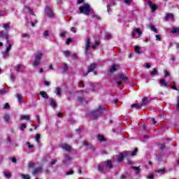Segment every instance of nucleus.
<instances>
[{"mask_svg": "<svg viewBox=\"0 0 179 179\" xmlns=\"http://www.w3.org/2000/svg\"><path fill=\"white\" fill-rule=\"evenodd\" d=\"M97 168L100 173H107L113 169V161L107 160L103 162L97 166Z\"/></svg>", "mask_w": 179, "mask_h": 179, "instance_id": "obj_1", "label": "nucleus"}, {"mask_svg": "<svg viewBox=\"0 0 179 179\" xmlns=\"http://www.w3.org/2000/svg\"><path fill=\"white\" fill-rule=\"evenodd\" d=\"M100 45V42L99 41H95L94 44H92V41L90 38H87L85 42V55H89V51L91 48L95 50L96 47Z\"/></svg>", "mask_w": 179, "mask_h": 179, "instance_id": "obj_2", "label": "nucleus"}, {"mask_svg": "<svg viewBox=\"0 0 179 179\" xmlns=\"http://www.w3.org/2000/svg\"><path fill=\"white\" fill-rule=\"evenodd\" d=\"M104 111H106V108L104 106H101L97 109L92 110L89 115L90 118H92V120H97L99 117H101L103 115Z\"/></svg>", "mask_w": 179, "mask_h": 179, "instance_id": "obj_3", "label": "nucleus"}, {"mask_svg": "<svg viewBox=\"0 0 179 179\" xmlns=\"http://www.w3.org/2000/svg\"><path fill=\"white\" fill-rule=\"evenodd\" d=\"M78 10L80 13L85 16H89L91 13H93V10H92L89 3H84L83 6L79 7Z\"/></svg>", "mask_w": 179, "mask_h": 179, "instance_id": "obj_4", "label": "nucleus"}, {"mask_svg": "<svg viewBox=\"0 0 179 179\" xmlns=\"http://www.w3.org/2000/svg\"><path fill=\"white\" fill-rule=\"evenodd\" d=\"M43 57H44V53H43L41 51H38L35 53L34 60L32 63V66H34V68H36V66L40 65L41 60L43 59Z\"/></svg>", "mask_w": 179, "mask_h": 179, "instance_id": "obj_5", "label": "nucleus"}, {"mask_svg": "<svg viewBox=\"0 0 179 179\" xmlns=\"http://www.w3.org/2000/svg\"><path fill=\"white\" fill-rule=\"evenodd\" d=\"M71 162H72V158L71 157V156H69V155L68 154L64 155V158L63 159L64 166H69Z\"/></svg>", "mask_w": 179, "mask_h": 179, "instance_id": "obj_6", "label": "nucleus"}, {"mask_svg": "<svg viewBox=\"0 0 179 179\" xmlns=\"http://www.w3.org/2000/svg\"><path fill=\"white\" fill-rule=\"evenodd\" d=\"M141 36H142V31H141L139 28H136L133 30L132 37L134 38L141 37Z\"/></svg>", "mask_w": 179, "mask_h": 179, "instance_id": "obj_7", "label": "nucleus"}, {"mask_svg": "<svg viewBox=\"0 0 179 179\" xmlns=\"http://www.w3.org/2000/svg\"><path fill=\"white\" fill-rule=\"evenodd\" d=\"M96 67H97L96 64H91L88 67V71L85 73H84L83 76H87V75H89V73H90V72H93L94 71V69H96Z\"/></svg>", "mask_w": 179, "mask_h": 179, "instance_id": "obj_8", "label": "nucleus"}, {"mask_svg": "<svg viewBox=\"0 0 179 179\" xmlns=\"http://www.w3.org/2000/svg\"><path fill=\"white\" fill-rule=\"evenodd\" d=\"M12 49V44H10L9 46H8L5 51L2 52L1 54L3 55V58H8L9 57V51Z\"/></svg>", "mask_w": 179, "mask_h": 179, "instance_id": "obj_9", "label": "nucleus"}, {"mask_svg": "<svg viewBox=\"0 0 179 179\" xmlns=\"http://www.w3.org/2000/svg\"><path fill=\"white\" fill-rule=\"evenodd\" d=\"M45 11L46 16H48V17H52L54 16V13L51 10V6L45 7Z\"/></svg>", "mask_w": 179, "mask_h": 179, "instance_id": "obj_10", "label": "nucleus"}, {"mask_svg": "<svg viewBox=\"0 0 179 179\" xmlns=\"http://www.w3.org/2000/svg\"><path fill=\"white\" fill-rule=\"evenodd\" d=\"M124 157H125L124 154L120 153V154H119L117 155L114 156L113 157V159L114 160L115 159H116L117 163H122V160H124Z\"/></svg>", "mask_w": 179, "mask_h": 179, "instance_id": "obj_11", "label": "nucleus"}, {"mask_svg": "<svg viewBox=\"0 0 179 179\" xmlns=\"http://www.w3.org/2000/svg\"><path fill=\"white\" fill-rule=\"evenodd\" d=\"M118 69H120V66L118 64H113L109 69L108 75H110V73H113V72H116V71H118Z\"/></svg>", "mask_w": 179, "mask_h": 179, "instance_id": "obj_12", "label": "nucleus"}, {"mask_svg": "<svg viewBox=\"0 0 179 179\" xmlns=\"http://www.w3.org/2000/svg\"><path fill=\"white\" fill-rule=\"evenodd\" d=\"M114 5H115V0H109V2L107 4V10L108 13L111 12V6H114Z\"/></svg>", "mask_w": 179, "mask_h": 179, "instance_id": "obj_13", "label": "nucleus"}, {"mask_svg": "<svg viewBox=\"0 0 179 179\" xmlns=\"http://www.w3.org/2000/svg\"><path fill=\"white\" fill-rule=\"evenodd\" d=\"M159 85L161 87H169L171 84L170 83H166V80L164 79H161L159 80Z\"/></svg>", "mask_w": 179, "mask_h": 179, "instance_id": "obj_14", "label": "nucleus"}, {"mask_svg": "<svg viewBox=\"0 0 179 179\" xmlns=\"http://www.w3.org/2000/svg\"><path fill=\"white\" fill-rule=\"evenodd\" d=\"M0 37L1 38H5L6 40H8L9 38V32L5 31H0Z\"/></svg>", "mask_w": 179, "mask_h": 179, "instance_id": "obj_15", "label": "nucleus"}, {"mask_svg": "<svg viewBox=\"0 0 179 179\" xmlns=\"http://www.w3.org/2000/svg\"><path fill=\"white\" fill-rule=\"evenodd\" d=\"M136 153H138V149L136 148L131 153L129 151L126 152L124 157H131V156H134V155H136Z\"/></svg>", "mask_w": 179, "mask_h": 179, "instance_id": "obj_16", "label": "nucleus"}, {"mask_svg": "<svg viewBox=\"0 0 179 179\" xmlns=\"http://www.w3.org/2000/svg\"><path fill=\"white\" fill-rule=\"evenodd\" d=\"M15 97L17 98L18 103L20 104H23V103H24V101H23V97L22 95H20V94H16Z\"/></svg>", "mask_w": 179, "mask_h": 179, "instance_id": "obj_17", "label": "nucleus"}, {"mask_svg": "<svg viewBox=\"0 0 179 179\" xmlns=\"http://www.w3.org/2000/svg\"><path fill=\"white\" fill-rule=\"evenodd\" d=\"M2 27L5 31L9 32V30H10V24L8 23L3 24Z\"/></svg>", "mask_w": 179, "mask_h": 179, "instance_id": "obj_18", "label": "nucleus"}, {"mask_svg": "<svg viewBox=\"0 0 179 179\" xmlns=\"http://www.w3.org/2000/svg\"><path fill=\"white\" fill-rule=\"evenodd\" d=\"M62 149L66 152H71V146L66 143L62 145Z\"/></svg>", "mask_w": 179, "mask_h": 179, "instance_id": "obj_19", "label": "nucleus"}, {"mask_svg": "<svg viewBox=\"0 0 179 179\" xmlns=\"http://www.w3.org/2000/svg\"><path fill=\"white\" fill-rule=\"evenodd\" d=\"M165 19L166 20H174V15L173 13H166Z\"/></svg>", "mask_w": 179, "mask_h": 179, "instance_id": "obj_20", "label": "nucleus"}, {"mask_svg": "<svg viewBox=\"0 0 179 179\" xmlns=\"http://www.w3.org/2000/svg\"><path fill=\"white\" fill-rule=\"evenodd\" d=\"M148 6L152 9V12H155L157 9V6L156 4L152 3L150 1H148Z\"/></svg>", "mask_w": 179, "mask_h": 179, "instance_id": "obj_21", "label": "nucleus"}, {"mask_svg": "<svg viewBox=\"0 0 179 179\" xmlns=\"http://www.w3.org/2000/svg\"><path fill=\"white\" fill-rule=\"evenodd\" d=\"M39 94H40L43 99H48L50 98V96H48V94H47L46 92L41 91V92H39Z\"/></svg>", "mask_w": 179, "mask_h": 179, "instance_id": "obj_22", "label": "nucleus"}, {"mask_svg": "<svg viewBox=\"0 0 179 179\" xmlns=\"http://www.w3.org/2000/svg\"><path fill=\"white\" fill-rule=\"evenodd\" d=\"M50 106L52 108H55L57 107V101L55 99H51L50 101Z\"/></svg>", "mask_w": 179, "mask_h": 179, "instance_id": "obj_23", "label": "nucleus"}, {"mask_svg": "<svg viewBox=\"0 0 179 179\" xmlns=\"http://www.w3.org/2000/svg\"><path fill=\"white\" fill-rule=\"evenodd\" d=\"M157 73H159V71H157V68H154L152 71L150 72V75H151V76H156Z\"/></svg>", "mask_w": 179, "mask_h": 179, "instance_id": "obj_24", "label": "nucleus"}, {"mask_svg": "<svg viewBox=\"0 0 179 179\" xmlns=\"http://www.w3.org/2000/svg\"><path fill=\"white\" fill-rule=\"evenodd\" d=\"M41 173V168H36L32 172L33 176H37V174Z\"/></svg>", "mask_w": 179, "mask_h": 179, "instance_id": "obj_25", "label": "nucleus"}, {"mask_svg": "<svg viewBox=\"0 0 179 179\" xmlns=\"http://www.w3.org/2000/svg\"><path fill=\"white\" fill-rule=\"evenodd\" d=\"M149 104V100H148V97H145L142 99L141 106H148Z\"/></svg>", "mask_w": 179, "mask_h": 179, "instance_id": "obj_26", "label": "nucleus"}, {"mask_svg": "<svg viewBox=\"0 0 179 179\" xmlns=\"http://www.w3.org/2000/svg\"><path fill=\"white\" fill-rule=\"evenodd\" d=\"M20 120L23 121V120H25V121H30V116L26 115H22L20 117Z\"/></svg>", "mask_w": 179, "mask_h": 179, "instance_id": "obj_27", "label": "nucleus"}, {"mask_svg": "<svg viewBox=\"0 0 179 179\" xmlns=\"http://www.w3.org/2000/svg\"><path fill=\"white\" fill-rule=\"evenodd\" d=\"M119 79H120V80H124V82L128 80V78H127V76L123 73L119 74Z\"/></svg>", "mask_w": 179, "mask_h": 179, "instance_id": "obj_28", "label": "nucleus"}, {"mask_svg": "<svg viewBox=\"0 0 179 179\" xmlns=\"http://www.w3.org/2000/svg\"><path fill=\"white\" fill-rule=\"evenodd\" d=\"M66 34H68V31L62 29L60 30V37H66Z\"/></svg>", "mask_w": 179, "mask_h": 179, "instance_id": "obj_29", "label": "nucleus"}, {"mask_svg": "<svg viewBox=\"0 0 179 179\" xmlns=\"http://www.w3.org/2000/svg\"><path fill=\"white\" fill-rule=\"evenodd\" d=\"M134 51L135 52H136V54H138V55L142 54V52L141 51V48L139 46H135Z\"/></svg>", "mask_w": 179, "mask_h": 179, "instance_id": "obj_30", "label": "nucleus"}, {"mask_svg": "<svg viewBox=\"0 0 179 179\" xmlns=\"http://www.w3.org/2000/svg\"><path fill=\"white\" fill-rule=\"evenodd\" d=\"M148 29H150L151 31H155V33H157V29L152 24L148 25Z\"/></svg>", "mask_w": 179, "mask_h": 179, "instance_id": "obj_31", "label": "nucleus"}, {"mask_svg": "<svg viewBox=\"0 0 179 179\" xmlns=\"http://www.w3.org/2000/svg\"><path fill=\"white\" fill-rule=\"evenodd\" d=\"M97 139L99 142H104V141H106V138H104V136H101L100 134H99L97 136Z\"/></svg>", "mask_w": 179, "mask_h": 179, "instance_id": "obj_32", "label": "nucleus"}, {"mask_svg": "<svg viewBox=\"0 0 179 179\" xmlns=\"http://www.w3.org/2000/svg\"><path fill=\"white\" fill-rule=\"evenodd\" d=\"M90 16H91L92 17H94V19H96L97 20H100V19H101L100 16L96 15V14L94 13V10H93V13H91Z\"/></svg>", "mask_w": 179, "mask_h": 179, "instance_id": "obj_33", "label": "nucleus"}, {"mask_svg": "<svg viewBox=\"0 0 179 179\" xmlns=\"http://www.w3.org/2000/svg\"><path fill=\"white\" fill-rule=\"evenodd\" d=\"M171 33H173L174 34H179V29L177 27H174L171 30Z\"/></svg>", "mask_w": 179, "mask_h": 179, "instance_id": "obj_34", "label": "nucleus"}, {"mask_svg": "<svg viewBox=\"0 0 179 179\" xmlns=\"http://www.w3.org/2000/svg\"><path fill=\"white\" fill-rule=\"evenodd\" d=\"M3 176H4V177H6V178H8V179H9L12 177V175L10 174V172H4Z\"/></svg>", "mask_w": 179, "mask_h": 179, "instance_id": "obj_35", "label": "nucleus"}, {"mask_svg": "<svg viewBox=\"0 0 179 179\" xmlns=\"http://www.w3.org/2000/svg\"><path fill=\"white\" fill-rule=\"evenodd\" d=\"M8 92H9V90L3 89L0 90V94L1 95L6 94V93H8Z\"/></svg>", "mask_w": 179, "mask_h": 179, "instance_id": "obj_36", "label": "nucleus"}, {"mask_svg": "<svg viewBox=\"0 0 179 179\" xmlns=\"http://www.w3.org/2000/svg\"><path fill=\"white\" fill-rule=\"evenodd\" d=\"M69 69V66H68V64H66V63L63 64V71L64 72L68 71V69Z\"/></svg>", "mask_w": 179, "mask_h": 179, "instance_id": "obj_37", "label": "nucleus"}, {"mask_svg": "<svg viewBox=\"0 0 179 179\" xmlns=\"http://www.w3.org/2000/svg\"><path fill=\"white\" fill-rule=\"evenodd\" d=\"M56 96H61V89L59 87H57L55 90Z\"/></svg>", "mask_w": 179, "mask_h": 179, "instance_id": "obj_38", "label": "nucleus"}, {"mask_svg": "<svg viewBox=\"0 0 179 179\" xmlns=\"http://www.w3.org/2000/svg\"><path fill=\"white\" fill-rule=\"evenodd\" d=\"M63 54H64V57H69V55H71V52H69V50H64L63 52Z\"/></svg>", "mask_w": 179, "mask_h": 179, "instance_id": "obj_39", "label": "nucleus"}, {"mask_svg": "<svg viewBox=\"0 0 179 179\" xmlns=\"http://www.w3.org/2000/svg\"><path fill=\"white\" fill-rule=\"evenodd\" d=\"M131 108H141V105L138 103H134L131 106Z\"/></svg>", "mask_w": 179, "mask_h": 179, "instance_id": "obj_40", "label": "nucleus"}, {"mask_svg": "<svg viewBox=\"0 0 179 179\" xmlns=\"http://www.w3.org/2000/svg\"><path fill=\"white\" fill-rule=\"evenodd\" d=\"M26 128H27L26 124H21L20 127V131H24Z\"/></svg>", "mask_w": 179, "mask_h": 179, "instance_id": "obj_41", "label": "nucleus"}, {"mask_svg": "<svg viewBox=\"0 0 179 179\" xmlns=\"http://www.w3.org/2000/svg\"><path fill=\"white\" fill-rule=\"evenodd\" d=\"M94 89H96V85L94 83H90V90L92 92H94Z\"/></svg>", "mask_w": 179, "mask_h": 179, "instance_id": "obj_42", "label": "nucleus"}, {"mask_svg": "<svg viewBox=\"0 0 179 179\" xmlns=\"http://www.w3.org/2000/svg\"><path fill=\"white\" fill-rule=\"evenodd\" d=\"M150 122H151L152 124H154V125H156V120L155 119V117H151L149 119Z\"/></svg>", "mask_w": 179, "mask_h": 179, "instance_id": "obj_43", "label": "nucleus"}, {"mask_svg": "<svg viewBox=\"0 0 179 179\" xmlns=\"http://www.w3.org/2000/svg\"><path fill=\"white\" fill-rule=\"evenodd\" d=\"M22 178L23 179H30V176L29 175H24V174H22L21 175Z\"/></svg>", "mask_w": 179, "mask_h": 179, "instance_id": "obj_44", "label": "nucleus"}, {"mask_svg": "<svg viewBox=\"0 0 179 179\" xmlns=\"http://www.w3.org/2000/svg\"><path fill=\"white\" fill-rule=\"evenodd\" d=\"M71 59H78V54L77 53H73L71 55Z\"/></svg>", "mask_w": 179, "mask_h": 179, "instance_id": "obj_45", "label": "nucleus"}, {"mask_svg": "<svg viewBox=\"0 0 179 179\" xmlns=\"http://www.w3.org/2000/svg\"><path fill=\"white\" fill-rule=\"evenodd\" d=\"M35 139H36V142H37V143H40V135L38 134H37L36 135Z\"/></svg>", "mask_w": 179, "mask_h": 179, "instance_id": "obj_46", "label": "nucleus"}, {"mask_svg": "<svg viewBox=\"0 0 179 179\" xmlns=\"http://www.w3.org/2000/svg\"><path fill=\"white\" fill-rule=\"evenodd\" d=\"M50 36V31L47 30L43 32L44 37H48Z\"/></svg>", "mask_w": 179, "mask_h": 179, "instance_id": "obj_47", "label": "nucleus"}, {"mask_svg": "<svg viewBox=\"0 0 179 179\" xmlns=\"http://www.w3.org/2000/svg\"><path fill=\"white\" fill-rule=\"evenodd\" d=\"M4 120L6 122H9V120H10V116H9V115H7L6 116H4Z\"/></svg>", "mask_w": 179, "mask_h": 179, "instance_id": "obj_48", "label": "nucleus"}, {"mask_svg": "<svg viewBox=\"0 0 179 179\" xmlns=\"http://www.w3.org/2000/svg\"><path fill=\"white\" fill-rule=\"evenodd\" d=\"M20 69H22V66H20V64H18L15 66V71L17 72H19L20 71Z\"/></svg>", "mask_w": 179, "mask_h": 179, "instance_id": "obj_49", "label": "nucleus"}, {"mask_svg": "<svg viewBox=\"0 0 179 179\" xmlns=\"http://www.w3.org/2000/svg\"><path fill=\"white\" fill-rule=\"evenodd\" d=\"M26 145H27V146H28V148H29V149H33V148H34V145L30 144V142H27V143H26Z\"/></svg>", "mask_w": 179, "mask_h": 179, "instance_id": "obj_50", "label": "nucleus"}, {"mask_svg": "<svg viewBox=\"0 0 179 179\" xmlns=\"http://www.w3.org/2000/svg\"><path fill=\"white\" fill-rule=\"evenodd\" d=\"M10 80H12V82H15L16 78L15 77V74L12 73L10 75Z\"/></svg>", "mask_w": 179, "mask_h": 179, "instance_id": "obj_51", "label": "nucleus"}, {"mask_svg": "<svg viewBox=\"0 0 179 179\" xmlns=\"http://www.w3.org/2000/svg\"><path fill=\"white\" fill-rule=\"evenodd\" d=\"M131 169L132 170H134V171H138V170H141V169L139 168V166H131Z\"/></svg>", "mask_w": 179, "mask_h": 179, "instance_id": "obj_52", "label": "nucleus"}, {"mask_svg": "<svg viewBox=\"0 0 179 179\" xmlns=\"http://www.w3.org/2000/svg\"><path fill=\"white\" fill-rule=\"evenodd\" d=\"M176 110L179 111V96L177 97Z\"/></svg>", "mask_w": 179, "mask_h": 179, "instance_id": "obj_53", "label": "nucleus"}, {"mask_svg": "<svg viewBox=\"0 0 179 179\" xmlns=\"http://www.w3.org/2000/svg\"><path fill=\"white\" fill-rule=\"evenodd\" d=\"M36 120L37 124H40V122H41L40 115H36Z\"/></svg>", "mask_w": 179, "mask_h": 179, "instance_id": "obj_54", "label": "nucleus"}, {"mask_svg": "<svg viewBox=\"0 0 179 179\" xmlns=\"http://www.w3.org/2000/svg\"><path fill=\"white\" fill-rule=\"evenodd\" d=\"M155 38L158 41H162V37H160V35H156Z\"/></svg>", "mask_w": 179, "mask_h": 179, "instance_id": "obj_55", "label": "nucleus"}, {"mask_svg": "<svg viewBox=\"0 0 179 179\" xmlns=\"http://www.w3.org/2000/svg\"><path fill=\"white\" fill-rule=\"evenodd\" d=\"M10 107V106H9V103H5L4 106H3V108H4L5 110H6L7 108H9Z\"/></svg>", "mask_w": 179, "mask_h": 179, "instance_id": "obj_56", "label": "nucleus"}, {"mask_svg": "<svg viewBox=\"0 0 179 179\" xmlns=\"http://www.w3.org/2000/svg\"><path fill=\"white\" fill-rule=\"evenodd\" d=\"M156 171H157V173H159V174H163V173H164V169H158Z\"/></svg>", "mask_w": 179, "mask_h": 179, "instance_id": "obj_57", "label": "nucleus"}, {"mask_svg": "<svg viewBox=\"0 0 179 179\" xmlns=\"http://www.w3.org/2000/svg\"><path fill=\"white\" fill-rule=\"evenodd\" d=\"M73 174V170H71L70 171L66 173V175L67 176H72Z\"/></svg>", "mask_w": 179, "mask_h": 179, "instance_id": "obj_58", "label": "nucleus"}, {"mask_svg": "<svg viewBox=\"0 0 179 179\" xmlns=\"http://www.w3.org/2000/svg\"><path fill=\"white\" fill-rule=\"evenodd\" d=\"M164 76L165 78H167V76H170V73H169V71H167V70L164 71Z\"/></svg>", "mask_w": 179, "mask_h": 179, "instance_id": "obj_59", "label": "nucleus"}, {"mask_svg": "<svg viewBox=\"0 0 179 179\" xmlns=\"http://www.w3.org/2000/svg\"><path fill=\"white\" fill-rule=\"evenodd\" d=\"M5 10H0V16H5Z\"/></svg>", "mask_w": 179, "mask_h": 179, "instance_id": "obj_60", "label": "nucleus"}, {"mask_svg": "<svg viewBox=\"0 0 179 179\" xmlns=\"http://www.w3.org/2000/svg\"><path fill=\"white\" fill-rule=\"evenodd\" d=\"M72 43V38H69L66 40V44L69 45Z\"/></svg>", "mask_w": 179, "mask_h": 179, "instance_id": "obj_61", "label": "nucleus"}, {"mask_svg": "<svg viewBox=\"0 0 179 179\" xmlns=\"http://www.w3.org/2000/svg\"><path fill=\"white\" fill-rule=\"evenodd\" d=\"M34 166H35L34 163H29V169H33V167H34Z\"/></svg>", "mask_w": 179, "mask_h": 179, "instance_id": "obj_62", "label": "nucleus"}, {"mask_svg": "<svg viewBox=\"0 0 179 179\" xmlns=\"http://www.w3.org/2000/svg\"><path fill=\"white\" fill-rule=\"evenodd\" d=\"M132 2V0H124V3H127V5H129Z\"/></svg>", "mask_w": 179, "mask_h": 179, "instance_id": "obj_63", "label": "nucleus"}, {"mask_svg": "<svg viewBox=\"0 0 179 179\" xmlns=\"http://www.w3.org/2000/svg\"><path fill=\"white\" fill-rule=\"evenodd\" d=\"M154 178H155V176H153L152 174H151V175L147 176V178H148V179H153Z\"/></svg>", "mask_w": 179, "mask_h": 179, "instance_id": "obj_64", "label": "nucleus"}]
</instances>
